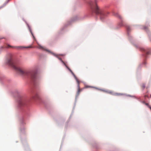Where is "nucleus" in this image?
Wrapping results in <instances>:
<instances>
[{
  "instance_id": "nucleus-1",
  "label": "nucleus",
  "mask_w": 151,
  "mask_h": 151,
  "mask_svg": "<svg viewBox=\"0 0 151 151\" xmlns=\"http://www.w3.org/2000/svg\"><path fill=\"white\" fill-rule=\"evenodd\" d=\"M7 63L12 66L19 73L23 76L28 75V72L26 70L17 66L12 58L11 57L7 61Z\"/></svg>"
},
{
  "instance_id": "nucleus-2",
  "label": "nucleus",
  "mask_w": 151,
  "mask_h": 151,
  "mask_svg": "<svg viewBox=\"0 0 151 151\" xmlns=\"http://www.w3.org/2000/svg\"><path fill=\"white\" fill-rule=\"evenodd\" d=\"M97 0H94V2H93L91 1L90 2V4L92 10L97 14H100V19H102L104 16H106L105 13L101 12V11L96 4Z\"/></svg>"
},
{
  "instance_id": "nucleus-3",
  "label": "nucleus",
  "mask_w": 151,
  "mask_h": 151,
  "mask_svg": "<svg viewBox=\"0 0 151 151\" xmlns=\"http://www.w3.org/2000/svg\"><path fill=\"white\" fill-rule=\"evenodd\" d=\"M13 47L15 48H16L17 49H22V48H31V46H27V47H12L11 46L8 45L7 46V47Z\"/></svg>"
},
{
  "instance_id": "nucleus-4",
  "label": "nucleus",
  "mask_w": 151,
  "mask_h": 151,
  "mask_svg": "<svg viewBox=\"0 0 151 151\" xmlns=\"http://www.w3.org/2000/svg\"><path fill=\"white\" fill-rule=\"evenodd\" d=\"M31 78L32 79L35 81L37 78V74L35 72H32L31 73Z\"/></svg>"
},
{
  "instance_id": "nucleus-5",
  "label": "nucleus",
  "mask_w": 151,
  "mask_h": 151,
  "mask_svg": "<svg viewBox=\"0 0 151 151\" xmlns=\"http://www.w3.org/2000/svg\"><path fill=\"white\" fill-rule=\"evenodd\" d=\"M19 103L20 106H23L25 104V101L23 99H21L19 101Z\"/></svg>"
},
{
  "instance_id": "nucleus-6",
  "label": "nucleus",
  "mask_w": 151,
  "mask_h": 151,
  "mask_svg": "<svg viewBox=\"0 0 151 151\" xmlns=\"http://www.w3.org/2000/svg\"><path fill=\"white\" fill-rule=\"evenodd\" d=\"M66 67L67 68V69L70 71V72L73 75V76L75 77V78H76V76L72 72V70L68 66H66Z\"/></svg>"
},
{
  "instance_id": "nucleus-7",
  "label": "nucleus",
  "mask_w": 151,
  "mask_h": 151,
  "mask_svg": "<svg viewBox=\"0 0 151 151\" xmlns=\"http://www.w3.org/2000/svg\"><path fill=\"white\" fill-rule=\"evenodd\" d=\"M66 67L67 68V69L70 71V72L73 75V76L75 77V78H76V76L72 72V70L68 66H66Z\"/></svg>"
},
{
  "instance_id": "nucleus-8",
  "label": "nucleus",
  "mask_w": 151,
  "mask_h": 151,
  "mask_svg": "<svg viewBox=\"0 0 151 151\" xmlns=\"http://www.w3.org/2000/svg\"><path fill=\"white\" fill-rule=\"evenodd\" d=\"M75 79H76V81L77 83V84H78L77 86H78V89H80V86H79V83H80L79 81L78 80V79L77 78H76Z\"/></svg>"
},
{
  "instance_id": "nucleus-9",
  "label": "nucleus",
  "mask_w": 151,
  "mask_h": 151,
  "mask_svg": "<svg viewBox=\"0 0 151 151\" xmlns=\"http://www.w3.org/2000/svg\"><path fill=\"white\" fill-rule=\"evenodd\" d=\"M82 89H78L77 93V96H78L80 93V92L82 91Z\"/></svg>"
},
{
  "instance_id": "nucleus-10",
  "label": "nucleus",
  "mask_w": 151,
  "mask_h": 151,
  "mask_svg": "<svg viewBox=\"0 0 151 151\" xmlns=\"http://www.w3.org/2000/svg\"><path fill=\"white\" fill-rule=\"evenodd\" d=\"M115 16L120 19H122L121 16L118 13H116L115 14Z\"/></svg>"
},
{
  "instance_id": "nucleus-11",
  "label": "nucleus",
  "mask_w": 151,
  "mask_h": 151,
  "mask_svg": "<svg viewBox=\"0 0 151 151\" xmlns=\"http://www.w3.org/2000/svg\"><path fill=\"white\" fill-rule=\"evenodd\" d=\"M53 55L54 56H55V57H57V58H58L59 59V60H60L62 62V60L61 59V58H59L58 57V55H56V54H53Z\"/></svg>"
},
{
  "instance_id": "nucleus-12",
  "label": "nucleus",
  "mask_w": 151,
  "mask_h": 151,
  "mask_svg": "<svg viewBox=\"0 0 151 151\" xmlns=\"http://www.w3.org/2000/svg\"><path fill=\"white\" fill-rule=\"evenodd\" d=\"M143 103L145 104L148 107H149L151 110V107L149 105V104L148 103H145V102H144Z\"/></svg>"
},
{
  "instance_id": "nucleus-13",
  "label": "nucleus",
  "mask_w": 151,
  "mask_h": 151,
  "mask_svg": "<svg viewBox=\"0 0 151 151\" xmlns=\"http://www.w3.org/2000/svg\"><path fill=\"white\" fill-rule=\"evenodd\" d=\"M127 30L128 32L130 31L131 30V28L129 26H127L126 27Z\"/></svg>"
},
{
  "instance_id": "nucleus-14",
  "label": "nucleus",
  "mask_w": 151,
  "mask_h": 151,
  "mask_svg": "<svg viewBox=\"0 0 151 151\" xmlns=\"http://www.w3.org/2000/svg\"><path fill=\"white\" fill-rule=\"evenodd\" d=\"M38 48L39 49H43V47H42V46H40V45H39L38 47Z\"/></svg>"
},
{
  "instance_id": "nucleus-15",
  "label": "nucleus",
  "mask_w": 151,
  "mask_h": 151,
  "mask_svg": "<svg viewBox=\"0 0 151 151\" xmlns=\"http://www.w3.org/2000/svg\"><path fill=\"white\" fill-rule=\"evenodd\" d=\"M30 32H31V33L32 35V36H33V38H34V39H35V38L34 37V35H33V34L32 33V31L31 30H30Z\"/></svg>"
},
{
  "instance_id": "nucleus-16",
  "label": "nucleus",
  "mask_w": 151,
  "mask_h": 151,
  "mask_svg": "<svg viewBox=\"0 0 151 151\" xmlns=\"http://www.w3.org/2000/svg\"><path fill=\"white\" fill-rule=\"evenodd\" d=\"M62 62L66 67V66H67L66 64L64 63V62L63 60H62Z\"/></svg>"
},
{
  "instance_id": "nucleus-17",
  "label": "nucleus",
  "mask_w": 151,
  "mask_h": 151,
  "mask_svg": "<svg viewBox=\"0 0 151 151\" xmlns=\"http://www.w3.org/2000/svg\"><path fill=\"white\" fill-rule=\"evenodd\" d=\"M142 88L144 89L145 87V86L144 84H143L142 86Z\"/></svg>"
},
{
  "instance_id": "nucleus-18",
  "label": "nucleus",
  "mask_w": 151,
  "mask_h": 151,
  "mask_svg": "<svg viewBox=\"0 0 151 151\" xmlns=\"http://www.w3.org/2000/svg\"><path fill=\"white\" fill-rule=\"evenodd\" d=\"M120 26V27L122 26L123 25L122 22L120 24H119Z\"/></svg>"
},
{
  "instance_id": "nucleus-19",
  "label": "nucleus",
  "mask_w": 151,
  "mask_h": 151,
  "mask_svg": "<svg viewBox=\"0 0 151 151\" xmlns=\"http://www.w3.org/2000/svg\"><path fill=\"white\" fill-rule=\"evenodd\" d=\"M122 95V94H121V93H116V95H119H119Z\"/></svg>"
},
{
  "instance_id": "nucleus-20",
  "label": "nucleus",
  "mask_w": 151,
  "mask_h": 151,
  "mask_svg": "<svg viewBox=\"0 0 151 151\" xmlns=\"http://www.w3.org/2000/svg\"><path fill=\"white\" fill-rule=\"evenodd\" d=\"M107 93H111V92H109V91H105Z\"/></svg>"
},
{
  "instance_id": "nucleus-21",
  "label": "nucleus",
  "mask_w": 151,
  "mask_h": 151,
  "mask_svg": "<svg viewBox=\"0 0 151 151\" xmlns=\"http://www.w3.org/2000/svg\"><path fill=\"white\" fill-rule=\"evenodd\" d=\"M149 38H150V40L151 41V35L150 36Z\"/></svg>"
},
{
  "instance_id": "nucleus-22",
  "label": "nucleus",
  "mask_w": 151,
  "mask_h": 151,
  "mask_svg": "<svg viewBox=\"0 0 151 151\" xmlns=\"http://www.w3.org/2000/svg\"><path fill=\"white\" fill-rule=\"evenodd\" d=\"M145 97H148V96L147 95H146L145 96Z\"/></svg>"
},
{
  "instance_id": "nucleus-23",
  "label": "nucleus",
  "mask_w": 151,
  "mask_h": 151,
  "mask_svg": "<svg viewBox=\"0 0 151 151\" xmlns=\"http://www.w3.org/2000/svg\"><path fill=\"white\" fill-rule=\"evenodd\" d=\"M91 87L90 86H86V88H89V87Z\"/></svg>"
},
{
  "instance_id": "nucleus-24",
  "label": "nucleus",
  "mask_w": 151,
  "mask_h": 151,
  "mask_svg": "<svg viewBox=\"0 0 151 151\" xmlns=\"http://www.w3.org/2000/svg\"><path fill=\"white\" fill-rule=\"evenodd\" d=\"M4 38L3 37H0V40Z\"/></svg>"
},
{
  "instance_id": "nucleus-25",
  "label": "nucleus",
  "mask_w": 151,
  "mask_h": 151,
  "mask_svg": "<svg viewBox=\"0 0 151 151\" xmlns=\"http://www.w3.org/2000/svg\"><path fill=\"white\" fill-rule=\"evenodd\" d=\"M144 29H147V27H145Z\"/></svg>"
}]
</instances>
